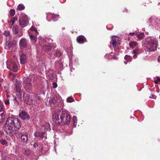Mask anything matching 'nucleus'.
<instances>
[{
	"label": "nucleus",
	"mask_w": 160,
	"mask_h": 160,
	"mask_svg": "<svg viewBox=\"0 0 160 160\" xmlns=\"http://www.w3.org/2000/svg\"><path fill=\"white\" fill-rule=\"evenodd\" d=\"M135 34V33L134 32H131V33H129V34L132 36H133V35H134Z\"/></svg>",
	"instance_id": "obj_50"
},
{
	"label": "nucleus",
	"mask_w": 160,
	"mask_h": 160,
	"mask_svg": "<svg viewBox=\"0 0 160 160\" xmlns=\"http://www.w3.org/2000/svg\"><path fill=\"white\" fill-rule=\"evenodd\" d=\"M61 111V110H58L55 111L52 117L53 121L57 124H58V122L61 120L60 116L62 114Z\"/></svg>",
	"instance_id": "obj_8"
},
{
	"label": "nucleus",
	"mask_w": 160,
	"mask_h": 160,
	"mask_svg": "<svg viewBox=\"0 0 160 160\" xmlns=\"http://www.w3.org/2000/svg\"><path fill=\"white\" fill-rule=\"evenodd\" d=\"M158 61L159 62H160V56H159L158 58Z\"/></svg>",
	"instance_id": "obj_51"
},
{
	"label": "nucleus",
	"mask_w": 160,
	"mask_h": 160,
	"mask_svg": "<svg viewBox=\"0 0 160 160\" xmlns=\"http://www.w3.org/2000/svg\"><path fill=\"white\" fill-rule=\"evenodd\" d=\"M45 131H43V130L41 131V132H36L34 133V136L36 137H39L41 138L43 137V135L45 134Z\"/></svg>",
	"instance_id": "obj_21"
},
{
	"label": "nucleus",
	"mask_w": 160,
	"mask_h": 160,
	"mask_svg": "<svg viewBox=\"0 0 160 160\" xmlns=\"http://www.w3.org/2000/svg\"><path fill=\"white\" fill-rule=\"evenodd\" d=\"M7 139H8V140L9 138H7Z\"/></svg>",
	"instance_id": "obj_61"
},
{
	"label": "nucleus",
	"mask_w": 160,
	"mask_h": 160,
	"mask_svg": "<svg viewBox=\"0 0 160 160\" xmlns=\"http://www.w3.org/2000/svg\"><path fill=\"white\" fill-rule=\"evenodd\" d=\"M26 57L25 55L24 54L22 53L20 55V62L22 64H25L26 62Z\"/></svg>",
	"instance_id": "obj_20"
},
{
	"label": "nucleus",
	"mask_w": 160,
	"mask_h": 160,
	"mask_svg": "<svg viewBox=\"0 0 160 160\" xmlns=\"http://www.w3.org/2000/svg\"><path fill=\"white\" fill-rule=\"evenodd\" d=\"M61 117V120H59V122H58V124H68L70 121V117L67 111L65 110H62Z\"/></svg>",
	"instance_id": "obj_4"
},
{
	"label": "nucleus",
	"mask_w": 160,
	"mask_h": 160,
	"mask_svg": "<svg viewBox=\"0 0 160 160\" xmlns=\"http://www.w3.org/2000/svg\"><path fill=\"white\" fill-rule=\"evenodd\" d=\"M56 99L55 98H49L47 99V101L46 102V104L47 105H51L52 104H54L56 102Z\"/></svg>",
	"instance_id": "obj_16"
},
{
	"label": "nucleus",
	"mask_w": 160,
	"mask_h": 160,
	"mask_svg": "<svg viewBox=\"0 0 160 160\" xmlns=\"http://www.w3.org/2000/svg\"><path fill=\"white\" fill-rule=\"evenodd\" d=\"M20 86V84L19 85L17 83H15L14 84V86L16 87L17 93L16 94V97L13 95V97L14 98V100L17 102H18V100H17V99H20L21 98L22 93L23 94V93L21 91Z\"/></svg>",
	"instance_id": "obj_6"
},
{
	"label": "nucleus",
	"mask_w": 160,
	"mask_h": 160,
	"mask_svg": "<svg viewBox=\"0 0 160 160\" xmlns=\"http://www.w3.org/2000/svg\"><path fill=\"white\" fill-rule=\"evenodd\" d=\"M21 126L20 121L16 118L9 117L4 125L5 132L10 136H13L16 132L17 129Z\"/></svg>",
	"instance_id": "obj_1"
},
{
	"label": "nucleus",
	"mask_w": 160,
	"mask_h": 160,
	"mask_svg": "<svg viewBox=\"0 0 160 160\" xmlns=\"http://www.w3.org/2000/svg\"><path fill=\"white\" fill-rule=\"evenodd\" d=\"M29 37L31 42L34 44H35L36 41V37L32 34L29 35Z\"/></svg>",
	"instance_id": "obj_25"
},
{
	"label": "nucleus",
	"mask_w": 160,
	"mask_h": 160,
	"mask_svg": "<svg viewBox=\"0 0 160 160\" xmlns=\"http://www.w3.org/2000/svg\"><path fill=\"white\" fill-rule=\"evenodd\" d=\"M24 87L28 92H29L32 88L31 80L29 78H26L24 82Z\"/></svg>",
	"instance_id": "obj_12"
},
{
	"label": "nucleus",
	"mask_w": 160,
	"mask_h": 160,
	"mask_svg": "<svg viewBox=\"0 0 160 160\" xmlns=\"http://www.w3.org/2000/svg\"><path fill=\"white\" fill-rule=\"evenodd\" d=\"M25 7L22 4H19L17 8V9L19 10H22L24 9Z\"/></svg>",
	"instance_id": "obj_32"
},
{
	"label": "nucleus",
	"mask_w": 160,
	"mask_h": 160,
	"mask_svg": "<svg viewBox=\"0 0 160 160\" xmlns=\"http://www.w3.org/2000/svg\"><path fill=\"white\" fill-rule=\"evenodd\" d=\"M38 144L37 143H35L34 144L33 146L34 148H36L38 146Z\"/></svg>",
	"instance_id": "obj_47"
},
{
	"label": "nucleus",
	"mask_w": 160,
	"mask_h": 160,
	"mask_svg": "<svg viewBox=\"0 0 160 160\" xmlns=\"http://www.w3.org/2000/svg\"><path fill=\"white\" fill-rule=\"evenodd\" d=\"M42 150V148H41V150Z\"/></svg>",
	"instance_id": "obj_59"
},
{
	"label": "nucleus",
	"mask_w": 160,
	"mask_h": 160,
	"mask_svg": "<svg viewBox=\"0 0 160 160\" xmlns=\"http://www.w3.org/2000/svg\"><path fill=\"white\" fill-rule=\"evenodd\" d=\"M86 39L83 36L81 35L78 37L77 38L78 42L80 43H83L86 41Z\"/></svg>",
	"instance_id": "obj_18"
},
{
	"label": "nucleus",
	"mask_w": 160,
	"mask_h": 160,
	"mask_svg": "<svg viewBox=\"0 0 160 160\" xmlns=\"http://www.w3.org/2000/svg\"><path fill=\"white\" fill-rule=\"evenodd\" d=\"M20 47L26 48L29 46L28 41L24 38L21 39L19 42Z\"/></svg>",
	"instance_id": "obj_14"
},
{
	"label": "nucleus",
	"mask_w": 160,
	"mask_h": 160,
	"mask_svg": "<svg viewBox=\"0 0 160 160\" xmlns=\"http://www.w3.org/2000/svg\"><path fill=\"white\" fill-rule=\"evenodd\" d=\"M20 117L23 120L29 119V116L25 111H22L19 114Z\"/></svg>",
	"instance_id": "obj_15"
},
{
	"label": "nucleus",
	"mask_w": 160,
	"mask_h": 160,
	"mask_svg": "<svg viewBox=\"0 0 160 160\" xmlns=\"http://www.w3.org/2000/svg\"><path fill=\"white\" fill-rule=\"evenodd\" d=\"M27 100H29V101H31V100L30 99V98H28V99H27Z\"/></svg>",
	"instance_id": "obj_56"
},
{
	"label": "nucleus",
	"mask_w": 160,
	"mask_h": 160,
	"mask_svg": "<svg viewBox=\"0 0 160 160\" xmlns=\"http://www.w3.org/2000/svg\"><path fill=\"white\" fill-rule=\"evenodd\" d=\"M55 54H54V56H59L60 55L61 53L58 51H56Z\"/></svg>",
	"instance_id": "obj_42"
},
{
	"label": "nucleus",
	"mask_w": 160,
	"mask_h": 160,
	"mask_svg": "<svg viewBox=\"0 0 160 160\" xmlns=\"http://www.w3.org/2000/svg\"><path fill=\"white\" fill-rule=\"evenodd\" d=\"M28 18L27 16L24 13L20 14L19 19V23L21 27H25L27 25Z\"/></svg>",
	"instance_id": "obj_7"
},
{
	"label": "nucleus",
	"mask_w": 160,
	"mask_h": 160,
	"mask_svg": "<svg viewBox=\"0 0 160 160\" xmlns=\"http://www.w3.org/2000/svg\"><path fill=\"white\" fill-rule=\"evenodd\" d=\"M144 36V34L143 33H141L138 35V38L139 39H141L143 38Z\"/></svg>",
	"instance_id": "obj_38"
},
{
	"label": "nucleus",
	"mask_w": 160,
	"mask_h": 160,
	"mask_svg": "<svg viewBox=\"0 0 160 160\" xmlns=\"http://www.w3.org/2000/svg\"><path fill=\"white\" fill-rule=\"evenodd\" d=\"M7 98H8L9 97V96H8V94L7 95Z\"/></svg>",
	"instance_id": "obj_54"
},
{
	"label": "nucleus",
	"mask_w": 160,
	"mask_h": 160,
	"mask_svg": "<svg viewBox=\"0 0 160 160\" xmlns=\"http://www.w3.org/2000/svg\"><path fill=\"white\" fill-rule=\"evenodd\" d=\"M4 132H3L2 131H0V138L2 137V136L3 135Z\"/></svg>",
	"instance_id": "obj_49"
},
{
	"label": "nucleus",
	"mask_w": 160,
	"mask_h": 160,
	"mask_svg": "<svg viewBox=\"0 0 160 160\" xmlns=\"http://www.w3.org/2000/svg\"><path fill=\"white\" fill-rule=\"evenodd\" d=\"M0 142L2 145H6L7 144V142L5 140H1Z\"/></svg>",
	"instance_id": "obj_40"
},
{
	"label": "nucleus",
	"mask_w": 160,
	"mask_h": 160,
	"mask_svg": "<svg viewBox=\"0 0 160 160\" xmlns=\"http://www.w3.org/2000/svg\"><path fill=\"white\" fill-rule=\"evenodd\" d=\"M7 67L9 69L12 70L14 72H16L18 69V62L13 60L7 61Z\"/></svg>",
	"instance_id": "obj_5"
},
{
	"label": "nucleus",
	"mask_w": 160,
	"mask_h": 160,
	"mask_svg": "<svg viewBox=\"0 0 160 160\" xmlns=\"http://www.w3.org/2000/svg\"><path fill=\"white\" fill-rule=\"evenodd\" d=\"M55 151L56 152V149L55 148Z\"/></svg>",
	"instance_id": "obj_58"
},
{
	"label": "nucleus",
	"mask_w": 160,
	"mask_h": 160,
	"mask_svg": "<svg viewBox=\"0 0 160 160\" xmlns=\"http://www.w3.org/2000/svg\"><path fill=\"white\" fill-rule=\"evenodd\" d=\"M67 101L68 102H71L74 101V100L72 97H69L67 99Z\"/></svg>",
	"instance_id": "obj_35"
},
{
	"label": "nucleus",
	"mask_w": 160,
	"mask_h": 160,
	"mask_svg": "<svg viewBox=\"0 0 160 160\" xmlns=\"http://www.w3.org/2000/svg\"><path fill=\"white\" fill-rule=\"evenodd\" d=\"M124 62H125V64H127V62L126 61H124Z\"/></svg>",
	"instance_id": "obj_53"
},
{
	"label": "nucleus",
	"mask_w": 160,
	"mask_h": 160,
	"mask_svg": "<svg viewBox=\"0 0 160 160\" xmlns=\"http://www.w3.org/2000/svg\"><path fill=\"white\" fill-rule=\"evenodd\" d=\"M7 139H8V140L9 138H7Z\"/></svg>",
	"instance_id": "obj_60"
},
{
	"label": "nucleus",
	"mask_w": 160,
	"mask_h": 160,
	"mask_svg": "<svg viewBox=\"0 0 160 160\" xmlns=\"http://www.w3.org/2000/svg\"><path fill=\"white\" fill-rule=\"evenodd\" d=\"M146 43L143 45L148 52L156 51L157 48L158 40L157 39L152 37H147L145 40Z\"/></svg>",
	"instance_id": "obj_2"
},
{
	"label": "nucleus",
	"mask_w": 160,
	"mask_h": 160,
	"mask_svg": "<svg viewBox=\"0 0 160 160\" xmlns=\"http://www.w3.org/2000/svg\"><path fill=\"white\" fill-rule=\"evenodd\" d=\"M71 55V56H72V52H70V54H68V56H69V60L70 61L72 59V58H71L70 57V56Z\"/></svg>",
	"instance_id": "obj_46"
},
{
	"label": "nucleus",
	"mask_w": 160,
	"mask_h": 160,
	"mask_svg": "<svg viewBox=\"0 0 160 160\" xmlns=\"http://www.w3.org/2000/svg\"><path fill=\"white\" fill-rule=\"evenodd\" d=\"M73 126L74 127H76L77 124V118L76 116H74L73 117Z\"/></svg>",
	"instance_id": "obj_30"
},
{
	"label": "nucleus",
	"mask_w": 160,
	"mask_h": 160,
	"mask_svg": "<svg viewBox=\"0 0 160 160\" xmlns=\"http://www.w3.org/2000/svg\"><path fill=\"white\" fill-rule=\"evenodd\" d=\"M138 44V43L135 41L131 42L129 43L130 46L132 48L136 46Z\"/></svg>",
	"instance_id": "obj_26"
},
{
	"label": "nucleus",
	"mask_w": 160,
	"mask_h": 160,
	"mask_svg": "<svg viewBox=\"0 0 160 160\" xmlns=\"http://www.w3.org/2000/svg\"><path fill=\"white\" fill-rule=\"evenodd\" d=\"M4 108H3V103L1 102V101H0V111L2 110L3 111Z\"/></svg>",
	"instance_id": "obj_41"
},
{
	"label": "nucleus",
	"mask_w": 160,
	"mask_h": 160,
	"mask_svg": "<svg viewBox=\"0 0 160 160\" xmlns=\"http://www.w3.org/2000/svg\"><path fill=\"white\" fill-rule=\"evenodd\" d=\"M18 18L17 17H14L11 19L10 21L9 22L10 25H12L14 23L15 21L17 20Z\"/></svg>",
	"instance_id": "obj_29"
},
{
	"label": "nucleus",
	"mask_w": 160,
	"mask_h": 160,
	"mask_svg": "<svg viewBox=\"0 0 160 160\" xmlns=\"http://www.w3.org/2000/svg\"><path fill=\"white\" fill-rule=\"evenodd\" d=\"M107 28L108 29H108V26H107Z\"/></svg>",
	"instance_id": "obj_55"
},
{
	"label": "nucleus",
	"mask_w": 160,
	"mask_h": 160,
	"mask_svg": "<svg viewBox=\"0 0 160 160\" xmlns=\"http://www.w3.org/2000/svg\"><path fill=\"white\" fill-rule=\"evenodd\" d=\"M1 86V85L0 84V86Z\"/></svg>",
	"instance_id": "obj_62"
},
{
	"label": "nucleus",
	"mask_w": 160,
	"mask_h": 160,
	"mask_svg": "<svg viewBox=\"0 0 160 160\" xmlns=\"http://www.w3.org/2000/svg\"><path fill=\"white\" fill-rule=\"evenodd\" d=\"M31 97L32 98H34L36 101L40 100V97L37 95L32 94Z\"/></svg>",
	"instance_id": "obj_28"
},
{
	"label": "nucleus",
	"mask_w": 160,
	"mask_h": 160,
	"mask_svg": "<svg viewBox=\"0 0 160 160\" xmlns=\"http://www.w3.org/2000/svg\"><path fill=\"white\" fill-rule=\"evenodd\" d=\"M2 160H6V158H2Z\"/></svg>",
	"instance_id": "obj_52"
},
{
	"label": "nucleus",
	"mask_w": 160,
	"mask_h": 160,
	"mask_svg": "<svg viewBox=\"0 0 160 160\" xmlns=\"http://www.w3.org/2000/svg\"><path fill=\"white\" fill-rule=\"evenodd\" d=\"M141 52V50L138 48H137L133 51V53L134 54L133 55V58H134L137 57V55L139 54Z\"/></svg>",
	"instance_id": "obj_22"
},
{
	"label": "nucleus",
	"mask_w": 160,
	"mask_h": 160,
	"mask_svg": "<svg viewBox=\"0 0 160 160\" xmlns=\"http://www.w3.org/2000/svg\"><path fill=\"white\" fill-rule=\"evenodd\" d=\"M113 53H112V52L110 54V56H113L112 57H110L109 56V59H111L112 58H113Z\"/></svg>",
	"instance_id": "obj_48"
},
{
	"label": "nucleus",
	"mask_w": 160,
	"mask_h": 160,
	"mask_svg": "<svg viewBox=\"0 0 160 160\" xmlns=\"http://www.w3.org/2000/svg\"><path fill=\"white\" fill-rule=\"evenodd\" d=\"M30 29L31 31H35L36 32L38 33V32L37 29L35 28V26H32L31 28H30Z\"/></svg>",
	"instance_id": "obj_39"
},
{
	"label": "nucleus",
	"mask_w": 160,
	"mask_h": 160,
	"mask_svg": "<svg viewBox=\"0 0 160 160\" xmlns=\"http://www.w3.org/2000/svg\"><path fill=\"white\" fill-rule=\"evenodd\" d=\"M5 48L7 50L11 51H13L16 48V46L13 43L12 40L10 39L6 43Z\"/></svg>",
	"instance_id": "obj_11"
},
{
	"label": "nucleus",
	"mask_w": 160,
	"mask_h": 160,
	"mask_svg": "<svg viewBox=\"0 0 160 160\" xmlns=\"http://www.w3.org/2000/svg\"><path fill=\"white\" fill-rule=\"evenodd\" d=\"M24 153L26 155L29 156L31 154V151L30 149H27L24 150Z\"/></svg>",
	"instance_id": "obj_27"
},
{
	"label": "nucleus",
	"mask_w": 160,
	"mask_h": 160,
	"mask_svg": "<svg viewBox=\"0 0 160 160\" xmlns=\"http://www.w3.org/2000/svg\"><path fill=\"white\" fill-rule=\"evenodd\" d=\"M17 137L21 138V141L23 142H26L28 140V136L26 133H22L20 132H18Z\"/></svg>",
	"instance_id": "obj_13"
},
{
	"label": "nucleus",
	"mask_w": 160,
	"mask_h": 160,
	"mask_svg": "<svg viewBox=\"0 0 160 160\" xmlns=\"http://www.w3.org/2000/svg\"><path fill=\"white\" fill-rule=\"evenodd\" d=\"M3 35L5 36L6 37H9L10 38V33L9 31H5L3 33Z\"/></svg>",
	"instance_id": "obj_33"
},
{
	"label": "nucleus",
	"mask_w": 160,
	"mask_h": 160,
	"mask_svg": "<svg viewBox=\"0 0 160 160\" xmlns=\"http://www.w3.org/2000/svg\"><path fill=\"white\" fill-rule=\"evenodd\" d=\"M150 98H153L155 99L156 98V96L152 94L151 96L150 97Z\"/></svg>",
	"instance_id": "obj_45"
},
{
	"label": "nucleus",
	"mask_w": 160,
	"mask_h": 160,
	"mask_svg": "<svg viewBox=\"0 0 160 160\" xmlns=\"http://www.w3.org/2000/svg\"><path fill=\"white\" fill-rule=\"evenodd\" d=\"M148 21L152 25L155 27L160 24V19L157 17H152Z\"/></svg>",
	"instance_id": "obj_10"
},
{
	"label": "nucleus",
	"mask_w": 160,
	"mask_h": 160,
	"mask_svg": "<svg viewBox=\"0 0 160 160\" xmlns=\"http://www.w3.org/2000/svg\"><path fill=\"white\" fill-rule=\"evenodd\" d=\"M59 16V15H55L53 14H52L50 13H48L47 15V17H51V18L54 21H56L58 20V19L56 18H57Z\"/></svg>",
	"instance_id": "obj_23"
},
{
	"label": "nucleus",
	"mask_w": 160,
	"mask_h": 160,
	"mask_svg": "<svg viewBox=\"0 0 160 160\" xmlns=\"http://www.w3.org/2000/svg\"><path fill=\"white\" fill-rule=\"evenodd\" d=\"M10 14L11 16H13L15 14V11L14 9L11 10L10 12Z\"/></svg>",
	"instance_id": "obj_37"
},
{
	"label": "nucleus",
	"mask_w": 160,
	"mask_h": 160,
	"mask_svg": "<svg viewBox=\"0 0 160 160\" xmlns=\"http://www.w3.org/2000/svg\"><path fill=\"white\" fill-rule=\"evenodd\" d=\"M112 40L110 42V44H112L114 48L115 51L116 52H118V50L116 51V48L120 43V42L119 40L118 37L113 36L112 37Z\"/></svg>",
	"instance_id": "obj_9"
},
{
	"label": "nucleus",
	"mask_w": 160,
	"mask_h": 160,
	"mask_svg": "<svg viewBox=\"0 0 160 160\" xmlns=\"http://www.w3.org/2000/svg\"><path fill=\"white\" fill-rule=\"evenodd\" d=\"M4 103L6 105H9V101L8 99L4 101Z\"/></svg>",
	"instance_id": "obj_43"
},
{
	"label": "nucleus",
	"mask_w": 160,
	"mask_h": 160,
	"mask_svg": "<svg viewBox=\"0 0 160 160\" xmlns=\"http://www.w3.org/2000/svg\"><path fill=\"white\" fill-rule=\"evenodd\" d=\"M128 40H130V38H128Z\"/></svg>",
	"instance_id": "obj_57"
},
{
	"label": "nucleus",
	"mask_w": 160,
	"mask_h": 160,
	"mask_svg": "<svg viewBox=\"0 0 160 160\" xmlns=\"http://www.w3.org/2000/svg\"><path fill=\"white\" fill-rule=\"evenodd\" d=\"M5 118V116L4 114V111H0V122H3Z\"/></svg>",
	"instance_id": "obj_24"
},
{
	"label": "nucleus",
	"mask_w": 160,
	"mask_h": 160,
	"mask_svg": "<svg viewBox=\"0 0 160 160\" xmlns=\"http://www.w3.org/2000/svg\"><path fill=\"white\" fill-rule=\"evenodd\" d=\"M38 45L37 46V47L39 48V46L40 45L43 50L47 52L51 49V43L52 41L51 39L46 38L45 40L42 37H39L38 38Z\"/></svg>",
	"instance_id": "obj_3"
},
{
	"label": "nucleus",
	"mask_w": 160,
	"mask_h": 160,
	"mask_svg": "<svg viewBox=\"0 0 160 160\" xmlns=\"http://www.w3.org/2000/svg\"><path fill=\"white\" fill-rule=\"evenodd\" d=\"M31 97V95H30V94H28V98H30V99L31 100V101H29V100H27V99H25V102L28 104H33L34 103V101L35 100V99H34V98H32Z\"/></svg>",
	"instance_id": "obj_17"
},
{
	"label": "nucleus",
	"mask_w": 160,
	"mask_h": 160,
	"mask_svg": "<svg viewBox=\"0 0 160 160\" xmlns=\"http://www.w3.org/2000/svg\"><path fill=\"white\" fill-rule=\"evenodd\" d=\"M125 59L127 62H129L131 60V57L130 56L126 55L125 56Z\"/></svg>",
	"instance_id": "obj_34"
},
{
	"label": "nucleus",
	"mask_w": 160,
	"mask_h": 160,
	"mask_svg": "<svg viewBox=\"0 0 160 160\" xmlns=\"http://www.w3.org/2000/svg\"><path fill=\"white\" fill-rule=\"evenodd\" d=\"M12 31L13 32L16 34H17L18 32V29L17 26H13L12 27Z\"/></svg>",
	"instance_id": "obj_31"
},
{
	"label": "nucleus",
	"mask_w": 160,
	"mask_h": 160,
	"mask_svg": "<svg viewBox=\"0 0 160 160\" xmlns=\"http://www.w3.org/2000/svg\"><path fill=\"white\" fill-rule=\"evenodd\" d=\"M44 130L45 131V130L50 131L51 130V128L49 124L48 123H46L42 127L41 130Z\"/></svg>",
	"instance_id": "obj_19"
},
{
	"label": "nucleus",
	"mask_w": 160,
	"mask_h": 160,
	"mask_svg": "<svg viewBox=\"0 0 160 160\" xmlns=\"http://www.w3.org/2000/svg\"><path fill=\"white\" fill-rule=\"evenodd\" d=\"M154 82L155 83H158L160 82V78L159 77H157L155 78L154 80Z\"/></svg>",
	"instance_id": "obj_36"
},
{
	"label": "nucleus",
	"mask_w": 160,
	"mask_h": 160,
	"mask_svg": "<svg viewBox=\"0 0 160 160\" xmlns=\"http://www.w3.org/2000/svg\"><path fill=\"white\" fill-rule=\"evenodd\" d=\"M52 85L54 88H56L57 87V84L55 82H53L52 83Z\"/></svg>",
	"instance_id": "obj_44"
}]
</instances>
